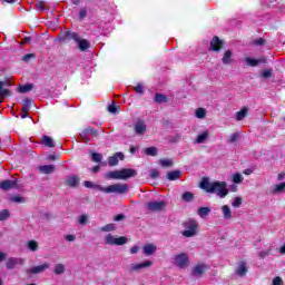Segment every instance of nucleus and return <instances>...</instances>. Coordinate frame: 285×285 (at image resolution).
<instances>
[{
  "instance_id": "1",
  "label": "nucleus",
  "mask_w": 285,
  "mask_h": 285,
  "mask_svg": "<svg viewBox=\"0 0 285 285\" xmlns=\"http://www.w3.org/2000/svg\"><path fill=\"white\" fill-rule=\"evenodd\" d=\"M200 188L206 193L217 195L220 199L228 196V184L219 180H208L207 178L200 181Z\"/></svg>"
},
{
  "instance_id": "2",
  "label": "nucleus",
  "mask_w": 285,
  "mask_h": 285,
  "mask_svg": "<svg viewBox=\"0 0 285 285\" xmlns=\"http://www.w3.org/2000/svg\"><path fill=\"white\" fill-rule=\"evenodd\" d=\"M106 179H130L131 177H137V170L130 169V168H125V169H118L114 171H108L105 175Z\"/></svg>"
},
{
  "instance_id": "3",
  "label": "nucleus",
  "mask_w": 285,
  "mask_h": 285,
  "mask_svg": "<svg viewBox=\"0 0 285 285\" xmlns=\"http://www.w3.org/2000/svg\"><path fill=\"white\" fill-rule=\"evenodd\" d=\"M185 230L181 232L183 237H195L199 233V223L195 219H188L184 223Z\"/></svg>"
},
{
  "instance_id": "4",
  "label": "nucleus",
  "mask_w": 285,
  "mask_h": 285,
  "mask_svg": "<svg viewBox=\"0 0 285 285\" xmlns=\"http://www.w3.org/2000/svg\"><path fill=\"white\" fill-rule=\"evenodd\" d=\"M100 193H106L107 195H110L112 193H116L117 195H124L128 190L127 184H114L107 187H99Z\"/></svg>"
},
{
  "instance_id": "5",
  "label": "nucleus",
  "mask_w": 285,
  "mask_h": 285,
  "mask_svg": "<svg viewBox=\"0 0 285 285\" xmlns=\"http://www.w3.org/2000/svg\"><path fill=\"white\" fill-rule=\"evenodd\" d=\"M105 244L108 246H124L128 244V238L126 236H114L112 234H107L105 236Z\"/></svg>"
},
{
  "instance_id": "6",
  "label": "nucleus",
  "mask_w": 285,
  "mask_h": 285,
  "mask_svg": "<svg viewBox=\"0 0 285 285\" xmlns=\"http://www.w3.org/2000/svg\"><path fill=\"white\" fill-rule=\"evenodd\" d=\"M166 206L167 204L164 200H151L147 203L146 208L151 213H161V210L166 209Z\"/></svg>"
},
{
  "instance_id": "7",
  "label": "nucleus",
  "mask_w": 285,
  "mask_h": 285,
  "mask_svg": "<svg viewBox=\"0 0 285 285\" xmlns=\"http://www.w3.org/2000/svg\"><path fill=\"white\" fill-rule=\"evenodd\" d=\"M190 261L187 254H178L174 257V265L178 268H188Z\"/></svg>"
},
{
  "instance_id": "8",
  "label": "nucleus",
  "mask_w": 285,
  "mask_h": 285,
  "mask_svg": "<svg viewBox=\"0 0 285 285\" xmlns=\"http://www.w3.org/2000/svg\"><path fill=\"white\" fill-rule=\"evenodd\" d=\"M153 266V261H145L142 263H132L129 265V271L131 273H137V271H144V268H150Z\"/></svg>"
},
{
  "instance_id": "9",
  "label": "nucleus",
  "mask_w": 285,
  "mask_h": 285,
  "mask_svg": "<svg viewBox=\"0 0 285 285\" xmlns=\"http://www.w3.org/2000/svg\"><path fill=\"white\" fill-rule=\"evenodd\" d=\"M59 39L62 43H66V41H71V40L77 42L79 41V35L72 31H65L61 33Z\"/></svg>"
},
{
  "instance_id": "10",
  "label": "nucleus",
  "mask_w": 285,
  "mask_h": 285,
  "mask_svg": "<svg viewBox=\"0 0 285 285\" xmlns=\"http://www.w3.org/2000/svg\"><path fill=\"white\" fill-rule=\"evenodd\" d=\"M134 130L136 135H138L139 137H142V135H146V130H147L146 121L137 120L134 126Z\"/></svg>"
},
{
  "instance_id": "11",
  "label": "nucleus",
  "mask_w": 285,
  "mask_h": 285,
  "mask_svg": "<svg viewBox=\"0 0 285 285\" xmlns=\"http://www.w3.org/2000/svg\"><path fill=\"white\" fill-rule=\"evenodd\" d=\"M157 253V245L153 243L145 244L142 246V254L146 257H150Z\"/></svg>"
},
{
  "instance_id": "12",
  "label": "nucleus",
  "mask_w": 285,
  "mask_h": 285,
  "mask_svg": "<svg viewBox=\"0 0 285 285\" xmlns=\"http://www.w3.org/2000/svg\"><path fill=\"white\" fill-rule=\"evenodd\" d=\"M23 264H26V258L11 257L7 261V268L12 269L16 268V266H23Z\"/></svg>"
},
{
  "instance_id": "13",
  "label": "nucleus",
  "mask_w": 285,
  "mask_h": 285,
  "mask_svg": "<svg viewBox=\"0 0 285 285\" xmlns=\"http://www.w3.org/2000/svg\"><path fill=\"white\" fill-rule=\"evenodd\" d=\"M224 48V41H222L218 37H214L209 45V50H214V52H219Z\"/></svg>"
},
{
  "instance_id": "14",
  "label": "nucleus",
  "mask_w": 285,
  "mask_h": 285,
  "mask_svg": "<svg viewBox=\"0 0 285 285\" xmlns=\"http://www.w3.org/2000/svg\"><path fill=\"white\" fill-rule=\"evenodd\" d=\"M124 153H116L114 156H110L108 158L109 166H117L119 164V159L120 161H124Z\"/></svg>"
},
{
  "instance_id": "15",
  "label": "nucleus",
  "mask_w": 285,
  "mask_h": 285,
  "mask_svg": "<svg viewBox=\"0 0 285 285\" xmlns=\"http://www.w3.org/2000/svg\"><path fill=\"white\" fill-rule=\"evenodd\" d=\"M210 137V131L208 129L202 131L195 139V144H206Z\"/></svg>"
},
{
  "instance_id": "16",
  "label": "nucleus",
  "mask_w": 285,
  "mask_h": 285,
  "mask_svg": "<svg viewBox=\"0 0 285 285\" xmlns=\"http://www.w3.org/2000/svg\"><path fill=\"white\" fill-rule=\"evenodd\" d=\"M48 268H50V264L45 263L42 265H38L33 268L28 269V273H31L32 275H37L39 273H43V272L48 271Z\"/></svg>"
},
{
  "instance_id": "17",
  "label": "nucleus",
  "mask_w": 285,
  "mask_h": 285,
  "mask_svg": "<svg viewBox=\"0 0 285 285\" xmlns=\"http://www.w3.org/2000/svg\"><path fill=\"white\" fill-rule=\"evenodd\" d=\"M245 62L247 63V66L255 68L257 67L258 63H266V58L254 59V58L247 57L245 58Z\"/></svg>"
},
{
  "instance_id": "18",
  "label": "nucleus",
  "mask_w": 285,
  "mask_h": 285,
  "mask_svg": "<svg viewBox=\"0 0 285 285\" xmlns=\"http://www.w3.org/2000/svg\"><path fill=\"white\" fill-rule=\"evenodd\" d=\"M66 186H69V188H77V186H79V176H68L66 178Z\"/></svg>"
},
{
  "instance_id": "19",
  "label": "nucleus",
  "mask_w": 285,
  "mask_h": 285,
  "mask_svg": "<svg viewBox=\"0 0 285 285\" xmlns=\"http://www.w3.org/2000/svg\"><path fill=\"white\" fill-rule=\"evenodd\" d=\"M222 214L224 219H226L227 222L233 219V210L230 209V207L228 205H223L220 207Z\"/></svg>"
},
{
  "instance_id": "20",
  "label": "nucleus",
  "mask_w": 285,
  "mask_h": 285,
  "mask_svg": "<svg viewBox=\"0 0 285 285\" xmlns=\"http://www.w3.org/2000/svg\"><path fill=\"white\" fill-rule=\"evenodd\" d=\"M88 135H92V137H97V131H95V129L88 127L80 134V138L82 139V141H86V144H88V141H89V139L87 138Z\"/></svg>"
},
{
  "instance_id": "21",
  "label": "nucleus",
  "mask_w": 285,
  "mask_h": 285,
  "mask_svg": "<svg viewBox=\"0 0 285 285\" xmlns=\"http://www.w3.org/2000/svg\"><path fill=\"white\" fill-rule=\"evenodd\" d=\"M2 190H10V188H17V180H4L0 183Z\"/></svg>"
},
{
  "instance_id": "22",
  "label": "nucleus",
  "mask_w": 285,
  "mask_h": 285,
  "mask_svg": "<svg viewBox=\"0 0 285 285\" xmlns=\"http://www.w3.org/2000/svg\"><path fill=\"white\" fill-rule=\"evenodd\" d=\"M207 268H208V266H207V265H204V264H202V265H196V266L194 267L193 273H194V275H195L196 277H202V275H204V273H206Z\"/></svg>"
},
{
  "instance_id": "23",
  "label": "nucleus",
  "mask_w": 285,
  "mask_h": 285,
  "mask_svg": "<svg viewBox=\"0 0 285 285\" xmlns=\"http://www.w3.org/2000/svg\"><path fill=\"white\" fill-rule=\"evenodd\" d=\"M76 43L78 45L79 50H81V52H86V50H88V48H90V41L78 38V41H76Z\"/></svg>"
},
{
  "instance_id": "24",
  "label": "nucleus",
  "mask_w": 285,
  "mask_h": 285,
  "mask_svg": "<svg viewBox=\"0 0 285 285\" xmlns=\"http://www.w3.org/2000/svg\"><path fill=\"white\" fill-rule=\"evenodd\" d=\"M246 273H248V268H246V263L239 262L238 267L236 269V275H238L239 277H244Z\"/></svg>"
},
{
  "instance_id": "25",
  "label": "nucleus",
  "mask_w": 285,
  "mask_h": 285,
  "mask_svg": "<svg viewBox=\"0 0 285 285\" xmlns=\"http://www.w3.org/2000/svg\"><path fill=\"white\" fill-rule=\"evenodd\" d=\"M41 144H43V146H47V148H55V139H52V137L50 136H43L41 138Z\"/></svg>"
},
{
  "instance_id": "26",
  "label": "nucleus",
  "mask_w": 285,
  "mask_h": 285,
  "mask_svg": "<svg viewBox=\"0 0 285 285\" xmlns=\"http://www.w3.org/2000/svg\"><path fill=\"white\" fill-rule=\"evenodd\" d=\"M40 173H42V175H52V173H55V165H45L39 167Z\"/></svg>"
},
{
  "instance_id": "27",
  "label": "nucleus",
  "mask_w": 285,
  "mask_h": 285,
  "mask_svg": "<svg viewBox=\"0 0 285 285\" xmlns=\"http://www.w3.org/2000/svg\"><path fill=\"white\" fill-rule=\"evenodd\" d=\"M212 213V209L210 207H200L198 208V216L202 218V219H206L207 216H209Z\"/></svg>"
},
{
  "instance_id": "28",
  "label": "nucleus",
  "mask_w": 285,
  "mask_h": 285,
  "mask_svg": "<svg viewBox=\"0 0 285 285\" xmlns=\"http://www.w3.org/2000/svg\"><path fill=\"white\" fill-rule=\"evenodd\" d=\"M222 61H223V63H224L225 66H228V65L233 63V51L227 50V51L224 53Z\"/></svg>"
},
{
  "instance_id": "29",
  "label": "nucleus",
  "mask_w": 285,
  "mask_h": 285,
  "mask_svg": "<svg viewBox=\"0 0 285 285\" xmlns=\"http://www.w3.org/2000/svg\"><path fill=\"white\" fill-rule=\"evenodd\" d=\"M180 177H181L180 170H174V171H169L167 174V179H169V181H175V180L179 179Z\"/></svg>"
},
{
  "instance_id": "30",
  "label": "nucleus",
  "mask_w": 285,
  "mask_h": 285,
  "mask_svg": "<svg viewBox=\"0 0 285 285\" xmlns=\"http://www.w3.org/2000/svg\"><path fill=\"white\" fill-rule=\"evenodd\" d=\"M284 191H285V183L275 185L272 190L273 195H281Z\"/></svg>"
},
{
  "instance_id": "31",
  "label": "nucleus",
  "mask_w": 285,
  "mask_h": 285,
  "mask_svg": "<svg viewBox=\"0 0 285 285\" xmlns=\"http://www.w3.org/2000/svg\"><path fill=\"white\" fill-rule=\"evenodd\" d=\"M248 115V108L244 107L239 111L236 112V121H242Z\"/></svg>"
},
{
  "instance_id": "32",
  "label": "nucleus",
  "mask_w": 285,
  "mask_h": 285,
  "mask_svg": "<svg viewBox=\"0 0 285 285\" xmlns=\"http://www.w3.org/2000/svg\"><path fill=\"white\" fill-rule=\"evenodd\" d=\"M112 230H117V226H115V224H112V223L104 225L102 227H100L101 233H112Z\"/></svg>"
},
{
  "instance_id": "33",
  "label": "nucleus",
  "mask_w": 285,
  "mask_h": 285,
  "mask_svg": "<svg viewBox=\"0 0 285 285\" xmlns=\"http://www.w3.org/2000/svg\"><path fill=\"white\" fill-rule=\"evenodd\" d=\"M27 246L31 253H37V250H39V243H37V240H28Z\"/></svg>"
},
{
  "instance_id": "34",
  "label": "nucleus",
  "mask_w": 285,
  "mask_h": 285,
  "mask_svg": "<svg viewBox=\"0 0 285 285\" xmlns=\"http://www.w3.org/2000/svg\"><path fill=\"white\" fill-rule=\"evenodd\" d=\"M13 204H26V198L21 195H13L9 198Z\"/></svg>"
},
{
  "instance_id": "35",
  "label": "nucleus",
  "mask_w": 285,
  "mask_h": 285,
  "mask_svg": "<svg viewBox=\"0 0 285 285\" xmlns=\"http://www.w3.org/2000/svg\"><path fill=\"white\" fill-rule=\"evenodd\" d=\"M242 204H244V198H242V196H237L233 198V202H232L233 208H240Z\"/></svg>"
},
{
  "instance_id": "36",
  "label": "nucleus",
  "mask_w": 285,
  "mask_h": 285,
  "mask_svg": "<svg viewBox=\"0 0 285 285\" xmlns=\"http://www.w3.org/2000/svg\"><path fill=\"white\" fill-rule=\"evenodd\" d=\"M53 273H55L56 275H63V273H66V265H63V264H57V265L55 266Z\"/></svg>"
},
{
  "instance_id": "37",
  "label": "nucleus",
  "mask_w": 285,
  "mask_h": 285,
  "mask_svg": "<svg viewBox=\"0 0 285 285\" xmlns=\"http://www.w3.org/2000/svg\"><path fill=\"white\" fill-rule=\"evenodd\" d=\"M195 117L197 119H206V109H204V108L196 109Z\"/></svg>"
},
{
  "instance_id": "38",
  "label": "nucleus",
  "mask_w": 285,
  "mask_h": 285,
  "mask_svg": "<svg viewBox=\"0 0 285 285\" xmlns=\"http://www.w3.org/2000/svg\"><path fill=\"white\" fill-rule=\"evenodd\" d=\"M232 181L234 184H242V181H244V176H242V174H239V173L233 174Z\"/></svg>"
},
{
  "instance_id": "39",
  "label": "nucleus",
  "mask_w": 285,
  "mask_h": 285,
  "mask_svg": "<svg viewBox=\"0 0 285 285\" xmlns=\"http://www.w3.org/2000/svg\"><path fill=\"white\" fill-rule=\"evenodd\" d=\"M159 164L163 168H170V166H173V159L170 158L160 159Z\"/></svg>"
},
{
  "instance_id": "40",
  "label": "nucleus",
  "mask_w": 285,
  "mask_h": 285,
  "mask_svg": "<svg viewBox=\"0 0 285 285\" xmlns=\"http://www.w3.org/2000/svg\"><path fill=\"white\" fill-rule=\"evenodd\" d=\"M145 154L149 157H157V147H148L145 149Z\"/></svg>"
},
{
  "instance_id": "41",
  "label": "nucleus",
  "mask_w": 285,
  "mask_h": 285,
  "mask_svg": "<svg viewBox=\"0 0 285 285\" xmlns=\"http://www.w3.org/2000/svg\"><path fill=\"white\" fill-rule=\"evenodd\" d=\"M89 217L87 214H82L81 216L78 217V224H80V226H86V224H88L89 222Z\"/></svg>"
},
{
  "instance_id": "42",
  "label": "nucleus",
  "mask_w": 285,
  "mask_h": 285,
  "mask_svg": "<svg viewBox=\"0 0 285 285\" xmlns=\"http://www.w3.org/2000/svg\"><path fill=\"white\" fill-rule=\"evenodd\" d=\"M155 101L156 104H166V101H168V98L161 94H156Z\"/></svg>"
},
{
  "instance_id": "43",
  "label": "nucleus",
  "mask_w": 285,
  "mask_h": 285,
  "mask_svg": "<svg viewBox=\"0 0 285 285\" xmlns=\"http://www.w3.org/2000/svg\"><path fill=\"white\" fill-rule=\"evenodd\" d=\"M32 105V101L30 99H24L22 104V112H29L30 111V106Z\"/></svg>"
},
{
  "instance_id": "44",
  "label": "nucleus",
  "mask_w": 285,
  "mask_h": 285,
  "mask_svg": "<svg viewBox=\"0 0 285 285\" xmlns=\"http://www.w3.org/2000/svg\"><path fill=\"white\" fill-rule=\"evenodd\" d=\"M194 197L195 196L190 191H186L181 195L183 202H193Z\"/></svg>"
},
{
  "instance_id": "45",
  "label": "nucleus",
  "mask_w": 285,
  "mask_h": 285,
  "mask_svg": "<svg viewBox=\"0 0 285 285\" xmlns=\"http://www.w3.org/2000/svg\"><path fill=\"white\" fill-rule=\"evenodd\" d=\"M9 217H10V210L2 209L0 212V222H6V219H9Z\"/></svg>"
},
{
  "instance_id": "46",
  "label": "nucleus",
  "mask_w": 285,
  "mask_h": 285,
  "mask_svg": "<svg viewBox=\"0 0 285 285\" xmlns=\"http://www.w3.org/2000/svg\"><path fill=\"white\" fill-rule=\"evenodd\" d=\"M83 184L85 188H94L96 190H99V188H104L101 185H95V183L88 180H86Z\"/></svg>"
},
{
  "instance_id": "47",
  "label": "nucleus",
  "mask_w": 285,
  "mask_h": 285,
  "mask_svg": "<svg viewBox=\"0 0 285 285\" xmlns=\"http://www.w3.org/2000/svg\"><path fill=\"white\" fill-rule=\"evenodd\" d=\"M264 79H271L273 77V69H264L261 73Z\"/></svg>"
},
{
  "instance_id": "48",
  "label": "nucleus",
  "mask_w": 285,
  "mask_h": 285,
  "mask_svg": "<svg viewBox=\"0 0 285 285\" xmlns=\"http://www.w3.org/2000/svg\"><path fill=\"white\" fill-rule=\"evenodd\" d=\"M91 159L96 164H99V161H101L104 159V156L101 154L94 153V154H91Z\"/></svg>"
},
{
  "instance_id": "49",
  "label": "nucleus",
  "mask_w": 285,
  "mask_h": 285,
  "mask_svg": "<svg viewBox=\"0 0 285 285\" xmlns=\"http://www.w3.org/2000/svg\"><path fill=\"white\" fill-rule=\"evenodd\" d=\"M6 97H10V90L8 89H1L0 90V104L3 101Z\"/></svg>"
},
{
  "instance_id": "50",
  "label": "nucleus",
  "mask_w": 285,
  "mask_h": 285,
  "mask_svg": "<svg viewBox=\"0 0 285 285\" xmlns=\"http://www.w3.org/2000/svg\"><path fill=\"white\" fill-rule=\"evenodd\" d=\"M33 86L32 85H23L19 88V92H30L32 90Z\"/></svg>"
},
{
  "instance_id": "51",
  "label": "nucleus",
  "mask_w": 285,
  "mask_h": 285,
  "mask_svg": "<svg viewBox=\"0 0 285 285\" xmlns=\"http://www.w3.org/2000/svg\"><path fill=\"white\" fill-rule=\"evenodd\" d=\"M237 139H239V134L238 132H234L229 136L228 138V142L229 144H235V141H237Z\"/></svg>"
},
{
  "instance_id": "52",
  "label": "nucleus",
  "mask_w": 285,
  "mask_h": 285,
  "mask_svg": "<svg viewBox=\"0 0 285 285\" xmlns=\"http://www.w3.org/2000/svg\"><path fill=\"white\" fill-rule=\"evenodd\" d=\"M36 9L39 11V12H43V10H46V4L41 1H38L36 3Z\"/></svg>"
},
{
  "instance_id": "53",
  "label": "nucleus",
  "mask_w": 285,
  "mask_h": 285,
  "mask_svg": "<svg viewBox=\"0 0 285 285\" xmlns=\"http://www.w3.org/2000/svg\"><path fill=\"white\" fill-rule=\"evenodd\" d=\"M118 110H119V107H117V105H109L108 106V111L111 112V115L117 114Z\"/></svg>"
},
{
  "instance_id": "54",
  "label": "nucleus",
  "mask_w": 285,
  "mask_h": 285,
  "mask_svg": "<svg viewBox=\"0 0 285 285\" xmlns=\"http://www.w3.org/2000/svg\"><path fill=\"white\" fill-rule=\"evenodd\" d=\"M271 255V249L267 250H263L258 253V257H261V259H264L265 257H268Z\"/></svg>"
},
{
  "instance_id": "55",
  "label": "nucleus",
  "mask_w": 285,
  "mask_h": 285,
  "mask_svg": "<svg viewBox=\"0 0 285 285\" xmlns=\"http://www.w3.org/2000/svg\"><path fill=\"white\" fill-rule=\"evenodd\" d=\"M149 176L151 179H157V177H159V171L157 169H151Z\"/></svg>"
},
{
  "instance_id": "56",
  "label": "nucleus",
  "mask_w": 285,
  "mask_h": 285,
  "mask_svg": "<svg viewBox=\"0 0 285 285\" xmlns=\"http://www.w3.org/2000/svg\"><path fill=\"white\" fill-rule=\"evenodd\" d=\"M273 285H284L282 277L277 276L273 279Z\"/></svg>"
},
{
  "instance_id": "57",
  "label": "nucleus",
  "mask_w": 285,
  "mask_h": 285,
  "mask_svg": "<svg viewBox=\"0 0 285 285\" xmlns=\"http://www.w3.org/2000/svg\"><path fill=\"white\" fill-rule=\"evenodd\" d=\"M135 90L138 95H144V85L139 83L135 87Z\"/></svg>"
},
{
  "instance_id": "58",
  "label": "nucleus",
  "mask_w": 285,
  "mask_h": 285,
  "mask_svg": "<svg viewBox=\"0 0 285 285\" xmlns=\"http://www.w3.org/2000/svg\"><path fill=\"white\" fill-rule=\"evenodd\" d=\"M65 239L66 242H75V239H77V236L76 235H65Z\"/></svg>"
},
{
  "instance_id": "59",
  "label": "nucleus",
  "mask_w": 285,
  "mask_h": 285,
  "mask_svg": "<svg viewBox=\"0 0 285 285\" xmlns=\"http://www.w3.org/2000/svg\"><path fill=\"white\" fill-rule=\"evenodd\" d=\"M129 253L131 255H137V253H139V246L135 245L129 249Z\"/></svg>"
},
{
  "instance_id": "60",
  "label": "nucleus",
  "mask_w": 285,
  "mask_h": 285,
  "mask_svg": "<svg viewBox=\"0 0 285 285\" xmlns=\"http://www.w3.org/2000/svg\"><path fill=\"white\" fill-rule=\"evenodd\" d=\"M30 59H35L33 53H27L22 57V61H30Z\"/></svg>"
},
{
  "instance_id": "61",
  "label": "nucleus",
  "mask_w": 285,
  "mask_h": 285,
  "mask_svg": "<svg viewBox=\"0 0 285 285\" xmlns=\"http://www.w3.org/2000/svg\"><path fill=\"white\" fill-rule=\"evenodd\" d=\"M125 217H126V216H124V214H119V215H117V216L114 218V220H115V222H121L122 219H125Z\"/></svg>"
},
{
  "instance_id": "62",
  "label": "nucleus",
  "mask_w": 285,
  "mask_h": 285,
  "mask_svg": "<svg viewBox=\"0 0 285 285\" xmlns=\"http://www.w3.org/2000/svg\"><path fill=\"white\" fill-rule=\"evenodd\" d=\"M85 17H88V11L86 9L80 10V19H85Z\"/></svg>"
},
{
  "instance_id": "63",
  "label": "nucleus",
  "mask_w": 285,
  "mask_h": 285,
  "mask_svg": "<svg viewBox=\"0 0 285 285\" xmlns=\"http://www.w3.org/2000/svg\"><path fill=\"white\" fill-rule=\"evenodd\" d=\"M7 257L8 255L6 253L0 252V262H3Z\"/></svg>"
},
{
  "instance_id": "64",
  "label": "nucleus",
  "mask_w": 285,
  "mask_h": 285,
  "mask_svg": "<svg viewBox=\"0 0 285 285\" xmlns=\"http://www.w3.org/2000/svg\"><path fill=\"white\" fill-rule=\"evenodd\" d=\"M281 255H285V244L279 248Z\"/></svg>"
}]
</instances>
